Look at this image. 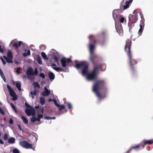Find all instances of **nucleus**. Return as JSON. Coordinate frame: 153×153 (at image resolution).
<instances>
[{
    "label": "nucleus",
    "instance_id": "nucleus-1",
    "mask_svg": "<svg viewBox=\"0 0 153 153\" xmlns=\"http://www.w3.org/2000/svg\"><path fill=\"white\" fill-rule=\"evenodd\" d=\"M98 62H94L93 65V69L90 73L88 74L87 72L88 68V65L85 64L84 62H82L80 63H76L75 67L77 69L82 68V73L83 75L87 74V78L89 80H91L95 79L97 76L98 71L101 69L102 66L101 64L98 63Z\"/></svg>",
    "mask_w": 153,
    "mask_h": 153
},
{
    "label": "nucleus",
    "instance_id": "nucleus-2",
    "mask_svg": "<svg viewBox=\"0 0 153 153\" xmlns=\"http://www.w3.org/2000/svg\"><path fill=\"white\" fill-rule=\"evenodd\" d=\"M131 43V40L130 39H128L126 40L125 50L129 58L130 71L132 74H134L135 71V67L134 65L137 63V61L136 60L134 59L132 56L130 50Z\"/></svg>",
    "mask_w": 153,
    "mask_h": 153
},
{
    "label": "nucleus",
    "instance_id": "nucleus-3",
    "mask_svg": "<svg viewBox=\"0 0 153 153\" xmlns=\"http://www.w3.org/2000/svg\"><path fill=\"white\" fill-rule=\"evenodd\" d=\"M104 90L105 91L107 90L105 81L103 79L97 80L92 87L93 91L100 100L103 98L105 97V95H102L100 93L99 90Z\"/></svg>",
    "mask_w": 153,
    "mask_h": 153
},
{
    "label": "nucleus",
    "instance_id": "nucleus-4",
    "mask_svg": "<svg viewBox=\"0 0 153 153\" xmlns=\"http://www.w3.org/2000/svg\"><path fill=\"white\" fill-rule=\"evenodd\" d=\"M89 50L90 55L89 60L92 63L94 64V62H99L102 60L101 57L94 53V50L95 48L94 44H89Z\"/></svg>",
    "mask_w": 153,
    "mask_h": 153
},
{
    "label": "nucleus",
    "instance_id": "nucleus-5",
    "mask_svg": "<svg viewBox=\"0 0 153 153\" xmlns=\"http://www.w3.org/2000/svg\"><path fill=\"white\" fill-rule=\"evenodd\" d=\"M139 13L138 12L134 10L133 11V14H130L129 15L128 25L131 28L132 24L137 22V15Z\"/></svg>",
    "mask_w": 153,
    "mask_h": 153
},
{
    "label": "nucleus",
    "instance_id": "nucleus-6",
    "mask_svg": "<svg viewBox=\"0 0 153 153\" xmlns=\"http://www.w3.org/2000/svg\"><path fill=\"white\" fill-rule=\"evenodd\" d=\"M7 87L10 96L13 97L12 100H16L18 99V97L16 93L13 90L12 88L8 84H7Z\"/></svg>",
    "mask_w": 153,
    "mask_h": 153
},
{
    "label": "nucleus",
    "instance_id": "nucleus-7",
    "mask_svg": "<svg viewBox=\"0 0 153 153\" xmlns=\"http://www.w3.org/2000/svg\"><path fill=\"white\" fill-rule=\"evenodd\" d=\"M133 0H123L121 3L120 7H123V9H126L129 7L130 4Z\"/></svg>",
    "mask_w": 153,
    "mask_h": 153
},
{
    "label": "nucleus",
    "instance_id": "nucleus-8",
    "mask_svg": "<svg viewBox=\"0 0 153 153\" xmlns=\"http://www.w3.org/2000/svg\"><path fill=\"white\" fill-rule=\"evenodd\" d=\"M112 16L115 22V24L118 23L117 22L119 21L120 16L117 10H114L113 11Z\"/></svg>",
    "mask_w": 153,
    "mask_h": 153
},
{
    "label": "nucleus",
    "instance_id": "nucleus-9",
    "mask_svg": "<svg viewBox=\"0 0 153 153\" xmlns=\"http://www.w3.org/2000/svg\"><path fill=\"white\" fill-rule=\"evenodd\" d=\"M60 62L62 66L65 68L68 63H72V62L71 58H63L61 59Z\"/></svg>",
    "mask_w": 153,
    "mask_h": 153
},
{
    "label": "nucleus",
    "instance_id": "nucleus-10",
    "mask_svg": "<svg viewBox=\"0 0 153 153\" xmlns=\"http://www.w3.org/2000/svg\"><path fill=\"white\" fill-rule=\"evenodd\" d=\"M20 145L22 147L26 149H32V144L29 143L27 141H22L20 142Z\"/></svg>",
    "mask_w": 153,
    "mask_h": 153
},
{
    "label": "nucleus",
    "instance_id": "nucleus-11",
    "mask_svg": "<svg viewBox=\"0 0 153 153\" xmlns=\"http://www.w3.org/2000/svg\"><path fill=\"white\" fill-rule=\"evenodd\" d=\"M30 108V109L27 108L26 109L25 111L26 114L28 116H30L31 115L34 116L35 114L36 110L33 107H32Z\"/></svg>",
    "mask_w": 153,
    "mask_h": 153
},
{
    "label": "nucleus",
    "instance_id": "nucleus-12",
    "mask_svg": "<svg viewBox=\"0 0 153 153\" xmlns=\"http://www.w3.org/2000/svg\"><path fill=\"white\" fill-rule=\"evenodd\" d=\"M115 27L117 31L120 35H122L123 33V29L122 25H118V23H115Z\"/></svg>",
    "mask_w": 153,
    "mask_h": 153
},
{
    "label": "nucleus",
    "instance_id": "nucleus-13",
    "mask_svg": "<svg viewBox=\"0 0 153 153\" xmlns=\"http://www.w3.org/2000/svg\"><path fill=\"white\" fill-rule=\"evenodd\" d=\"M22 43V41L16 42L14 40H13L10 43V45L16 48L17 49L18 47L20 46Z\"/></svg>",
    "mask_w": 153,
    "mask_h": 153
},
{
    "label": "nucleus",
    "instance_id": "nucleus-14",
    "mask_svg": "<svg viewBox=\"0 0 153 153\" xmlns=\"http://www.w3.org/2000/svg\"><path fill=\"white\" fill-rule=\"evenodd\" d=\"M142 144V148H144L145 146L147 145H150L153 143V139L149 140H144L141 142Z\"/></svg>",
    "mask_w": 153,
    "mask_h": 153
},
{
    "label": "nucleus",
    "instance_id": "nucleus-15",
    "mask_svg": "<svg viewBox=\"0 0 153 153\" xmlns=\"http://www.w3.org/2000/svg\"><path fill=\"white\" fill-rule=\"evenodd\" d=\"M89 38L90 40L89 44H95L97 42L96 37L94 36L91 35L89 36Z\"/></svg>",
    "mask_w": 153,
    "mask_h": 153
},
{
    "label": "nucleus",
    "instance_id": "nucleus-16",
    "mask_svg": "<svg viewBox=\"0 0 153 153\" xmlns=\"http://www.w3.org/2000/svg\"><path fill=\"white\" fill-rule=\"evenodd\" d=\"M142 143H141L140 144H137L135 146H132L125 153H130L133 149H138L140 147H142Z\"/></svg>",
    "mask_w": 153,
    "mask_h": 153
},
{
    "label": "nucleus",
    "instance_id": "nucleus-17",
    "mask_svg": "<svg viewBox=\"0 0 153 153\" xmlns=\"http://www.w3.org/2000/svg\"><path fill=\"white\" fill-rule=\"evenodd\" d=\"M44 89L45 90L42 92V95L44 96H48L50 93V91L47 88L45 87H44Z\"/></svg>",
    "mask_w": 153,
    "mask_h": 153
},
{
    "label": "nucleus",
    "instance_id": "nucleus-18",
    "mask_svg": "<svg viewBox=\"0 0 153 153\" xmlns=\"http://www.w3.org/2000/svg\"><path fill=\"white\" fill-rule=\"evenodd\" d=\"M27 75L28 76L33 75V70L31 68H29L26 71Z\"/></svg>",
    "mask_w": 153,
    "mask_h": 153
},
{
    "label": "nucleus",
    "instance_id": "nucleus-19",
    "mask_svg": "<svg viewBox=\"0 0 153 153\" xmlns=\"http://www.w3.org/2000/svg\"><path fill=\"white\" fill-rule=\"evenodd\" d=\"M44 108L43 107L41 108H40L39 109V111L38 113H39V111H40L41 112L42 114H37V117L41 119L43 117V113Z\"/></svg>",
    "mask_w": 153,
    "mask_h": 153
},
{
    "label": "nucleus",
    "instance_id": "nucleus-20",
    "mask_svg": "<svg viewBox=\"0 0 153 153\" xmlns=\"http://www.w3.org/2000/svg\"><path fill=\"white\" fill-rule=\"evenodd\" d=\"M49 79L51 80H53L55 78V75L52 72H50L48 74Z\"/></svg>",
    "mask_w": 153,
    "mask_h": 153
},
{
    "label": "nucleus",
    "instance_id": "nucleus-21",
    "mask_svg": "<svg viewBox=\"0 0 153 153\" xmlns=\"http://www.w3.org/2000/svg\"><path fill=\"white\" fill-rule=\"evenodd\" d=\"M33 85L35 90H36L37 88L38 89L40 88V86L37 82H35L33 83Z\"/></svg>",
    "mask_w": 153,
    "mask_h": 153
},
{
    "label": "nucleus",
    "instance_id": "nucleus-22",
    "mask_svg": "<svg viewBox=\"0 0 153 153\" xmlns=\"http://www.w3.org/2000/svg\"><path fill=\"white\" fill-rule=\"evenodd\" d=\"M37 91L36 90H35L33 92L31 91L30 92V94L31 96V97L32 99L34 98L35 96L36 95Z\"/></svg>",
    "mask_w": 153,
    "mask_h": 153
},
{
    "label": "nucleus",
    "instance_id": "nucleus-23",
    "mask_svg": "<svg viewBox=\"0 0 153 153\" xmlns=\"http://www.w3.org/2000/svg\"><path fill=\"white\" fill-rule=\"evenodd\" d=\"M16 86L19 91H21V84L19 82H17L16 84Z\"/></svg>",
    "mask_w": 153,
    "mask_h": 153
},
{
    "label": "nucleus",
    "instance_id": "nucleus-24",
    "mask_svg": "<svg viewBox=\"0 0 153 153\" xmlns=\"http://www.w3.org/2000/svg\"><path fill=\"white\" fill-rule=\"evenodd\" d=\"M3 57L4 59L6 60V61L7 62L10 63H12L13 62L12 59H10L9 58L8 59L5 56H4Z\"/></svg>",
    "mask_w": 153,
    "mask_h": 153
},
{
    "label": "nucleus",
    "instance_id": "nucleus-25",
    "mask_svg": "<svg viewBox=\"0 0 153 153\" xmlns=\"http://www.w3.org/2000/svg\"><path fill=\"white\" fill-rule=\"evenodd\" d=\"M15 139L14 138L11 137L8 139V142L9 143H13L15 142Z\"/></svg>",
    "mask_w": 153,
    "mask_h": 153
},
{
    "label": "nucleus",
    "instance_id": "nucleus-26",
    "mask_svg": "<svg viewBox=\"0 0 153 153\" xmlns=\"http://www.w3.org/2000/svg\"><path fill=\"white\" fill-rule=\"evenodd\" d=\"M41 55L42 58L45 60H48V58L46 55L45 53L43 52H42L41 53Z\"/></svg>",
    "mask_w": 153,
    "mask_h": 153
},
{
    "label": "nucleus",
    "instance_id": "nucleus-27",
    "mask_svg": "<svg viewBox=\"0 0 153 153\" xmlns=\"http://www.w3.org/2000/svg\"><path fill=\"white\" fill-rule=\"evenodd\" d=\"M21 118L25 124H27L28 123L27 120L25 116H22Z\"/></svg>",
    "mask_w": 153,
    "mask_h": 153
},
{
    "label": "nucleus",
    "instance_id": "nucleus-28",
    "mask_svg": "<svg viewBox=\"0 0 153 153\" xmlns=\"http://www.w3.org/2000/svg\"><path fill=\"white\" fill-rule=\"evenodd\" d=\"M10 105L11 106L12 108L14 111L15 113L17 114L18 112L16 109L15 106L12 102L10 103Z\"/></svg>",
    "mask_w": 153,
    "mask_h": 153
},
{
    "label": "nucleus",
    "instance_id": "nucleus-29",
    "mask_svg": "<svg viewBox=\"0 0 153 153\" xmlns=\"http://www.w3.org/2000/svg\"><path fill=\"white\" fill-rule=\"evenodd\" d=\"M99 44L102 46L104 45L105 44V41L104 39H100L99 40H98Z\"/></svg>",
    "mask_w": 153,
    "mask_h": 153
},
{
    "label": "nucleus",
    "instance_id": "nucleus-30",
    "mask_svg": "<svg viewBox=\"0 0 153 153\" xmlns=\"http://www.w3.org/2000/svg\"><path fill=\"white\" fill-rule=\"evenodd\" d=\"M7 56L10 59H13L12 52L11 51H8L7 53Z\"/></svg>",
    "mask_w": 153,
    "mask_h": 153
},
{
    "label": "nucleus",
    "instance_id": "nucleus-31",
    "mask_svg": "<svg viewBox=\"0 0 153 153\" xmlns=\"http://www.w3.org/2000/svg\"><path fill=\"white\" fill-rule=\"evenodd\" d=\"M53 69L55 70L56 71H65V70L63 69L60 68L59 67H53Z\"/></svg>",
    "mask_w": 153,
    "mask_h": 153
},
{
    "label": "nucleus",
    "instance_id": "nucleus-32",
    "mask_svg": "<svg viewBox=\"0 0 153 153\" xmlns=\"http://www.w3.org/2000/svg\"><path fill=\"white\" fill-rule=\"evenodd\" d=\"M0 75L1 78L3 79L4 81L5 82L6 81V80L5 76L2 71L1 69H0Z\"/></svg>",
    "mask_w": 153,
    "mask_h": 153
},
{
    "label": "nucleus",
    "instance_id": "nucleus-33",
    "mask_svg": "<svg viewBox=\"0 0 153 153\" xmlns=\"http://www.w3.org/2000/svg\"><path fill=\"white\" fill-rule=\"evenodd\" d=\"M36 60L39 64L41 65L42 64V62L40 56H38L36 58Z\"/></svg>",
    "mask_w": 153,
    "mask_h": 153
},
{
    "label": "nucleus",
    "instance_id": "nucleus-34",
    "mask_svg": "<svg viewBox=\"0 0 153 153\" xmlns=\"http://www.w3.org/2000/svg\"><path fill=\"white\" fill-rule=\"evenodd\" d=\"M40 103L42 105L44 104L45 102V98L43 97H40Z\"/></svg>",
    "mask_w": 153,
    "mask_h": 153
},
{
    "label": "nucleus",
    "instance_id": "nucleus-35",
    "mask_svg": "<svg viewBox=\"0 0 153 153\" xmlns=\"http://www.w3.org/2000/svg\"><path fill=\"white\" fill-rule=\"evenodd\" d=\"M9 138V135L7 133H5L4 134L3 139L4 140H8Z\"/></svg>",
    "mask_w": 153,
    "mask_h": 153
},
{
    "label": "nucleus",
    "instance_id": "nucleus-36",
    "mask_svg": "<svg viewBox=\"0 0 153 153\" xmlns=\"http://www.w3.org/2000/svg\"><path fill=\"white\" fill-rule=\"evenodd\" d=\"M30 50H29L27 51V53H24L23 54V55L24 56L26 57L30 55Z\"/></svg>",
    "mask_w": 153,
    "mask_h": 153
},
{
    "label": "nucleus",
    "instance_id": "nucleus-37",
    "mask_svg": "<svg viewBox=\"0 0 153 153\" xmlns=\"http://www.w3.org/2000/svg\"><path fill=\"white\" fill-rule=\"evenodd\" d=\"M33 116V117L32 118H31L30 119V121L31 122H35L36 121V117L34 116Z\"/></svg>",
    "mask_w": 153,
    "mask_h": 153
},
{
    "label": "nucleus",
    "instance_id": "nucleus-38",
    "mask_svg": "<svg viewBox=\"0 0 153 153\" xmlns=\"http://www.w3.org/2000/svg\"><path fill=\"white\" fill-rule=\"evenodd\" d=\"M55 62L56 63H58V59L56 56H54L53 57Z\"/></svg>",
    "mask_w": 153,
    "mask_h": 153
},
{
    "label": "nucleus",
    "instance_id": "nucleus-39",
    "mask_svg": "<svg viewBox=\"0 0 153 153\" xmlns=\"http://www.w3.org/2000/svg\"><path fill=\"white\" fill-rule=\"evenodd\" d=\"M59 110L62 111L65 108V106L64 105H60V107H59Z\"/></svg>",
    "mask_w": 153,
    "mask_h": 153
},
{
    "label": "nucleus",
    "instance_id": "nucleus-40",
    "mask_svg": "<svg viewBox=\"0 0 153 153\" xmlns=\"http://www.w3.org/2000/svg\"><path fill=\"white\" fill-rule=\"evenodd\" d=\"M13 153H19L20 152L18 149H14L13 150Z\"/></svg>",
    "mask_w": 153,
    "mask_h": 153
},
{
    "label": "nucleus",
    "instance_id": "nucleus-41",
    "mask_svg": "<svg viewBox=\"0 0 153 153\" xmlns=\"http://www.w3.org/2000/svg\"><path fill=\"white\" fill-rule=\"evenodd\" d=\"M124 18L123 17H121L120 19V18L119 20L120 21V22L122 23H123L124 21Z\"/></svg>",
    "mask_w": 153,
    "mask_h": 153
},
{
    "label": "nucleus",
    "instance_id": "nucleus-42",
    "mask_svg": "<svg viewBox=\"0 0 153 153\" xmlns=\"http://www.w3.org/2000/svg\"><path fill=\"white\" fill-rule=\"evenodd\" d=\"M39 76L42 78H45V75L44 73H41L39 74Z\"/></svg>",
    "mask_w": 153,
    "mask_h": 153
},
{
    "label": "nucleus",
    "instance_id": "nucleus-43",
    "mask_svg": "<svg viewBox=\"0 0 153 153\" xmlns=\"http://www.w3.org/2000/svg\"><path fill=\"white\" fill-rule=\"evenodd\" d=\"M67 107L69 109V110H70L71 108H72V106H71V104L69 103H68L67 104Z\"/></svg>",
    "mask_w": 153,
    "mask_h": 153
},
{
    "label": "nucleus",
    "instance_id": "nucleus-44",
    "mask_svg": "<svg viewBox=\"0 0 153 153\" xmlns=\"http://www.w3.org/2000/svg\"><path fill=\"white\" fill-rule=\"evenodd\" d=\"M143 30V29H139V30L138 31V33L139 35L140 36L141 35Z\"/></svg>",
    "mask_w": 153,
    "mask_h": 153
},
{
    "label": "nucleus",
    "instance_id": "nucleus-45",
    "mask_svg": "<svg viewBox=\"0 0 153 153\" xmlns=\"http://www.w3.org/2000/svg\"><path fill=\"white\" fill-rule=\"evenodd\" d=\"M25 105L26 107L27 108H31L32 107H31L26 102L25 104Z\"/></svg>",
    "mask_w": 153,
    "mask_h": 153
},
{
    "label": "nucleus",
    "instance_id": "nucleus-46",
    "mask_svg": "<svg viewBox=\"0 0 153 153\" xmlns=\"http://www.w3.org/2000/svg\"><path fill=\"white\" fill-rule=\"evenodd\" d=\"M38 71L37 68H36L35 69L34 73H33V75H36L37 74Z\"/></svg>",
    "mask_w": 153,
    "mask_h": 153
},
{
    "label": "nucleus",
    "instance_id": "nucleus-47",
    "mask_svg": "<svg viewBox=\"0 0 153 153\" xmlns=\"http://www.w3.org/2000/svg\"><path fill=\"white\" fill-rule=\"evenodd\" d=\"M0 112L2 115H4L5 114L4 111L2 110V108L0 107Z\"/></svg>",
    "mask_w": 153,
    "mask_h": 153
},
{
    "label": "nucleus",
    "instance_id": "nucleus-48",
    "mask_svg": "<svg viewBox=\"0 0 153 153\" xmlns=\"http://www.w3.org/2000/svg\"><path fill=\"white\" fill-rule=\"evenodd\" d=\"M20 70H21L20 68L19 67V68H17V69L16 71V73L18 74H19L20 72Z\"/></svg>",
    "mask_w": 153,
    "mask_h": 153
},
{
    "label": "nucleus",
    "instance_id": "nucleus-49",
    "mask_svg": "<svg viewBox=\"0 0 153 153\" xmlns=\"http://www.w3.org/2000/svg\"><path fill=\"white\" fill-rule=\"evenodd\" d=\"M4 52V50L2 48L1 45H0V53H3Z\"/></svg>",
    "mask_w": 153,
    "mask_h": 153
},
{
    "label": "nucleus",
    "instance_id": "nucleus-50",
    "mask_svg": "<svg viewBox=\"0 0 153 153\" xmlns=\"http://www.w3.org/2000/svg\"><path fill=\"white\" fill-rule=\"evenodd\" d=\"M1 59L3 62V65H5L6 64V63L5 61L4 60V59H3V58L1 57Z\"/></svg>",
    "mask_w": 153,
    "mask_h": 153
},
{
    "label": "nucleus",
    "instance_id": "nucleus-51",
    "mask_svg": "<svg viewBox=\"0 0 153 153\" xmlns=\"http://www.w3.org/2000/svg\"><path fill=\"white\" fill-rule=\"evenodd\" d=\"M44 119L45 120H49L51 119V117L46 116L44 117Z\"/></svg>",
    "mask_w": 153,
    "mask_h": 153
},
{
    "label": "nucleus",
    "instance_id": "nucleus-52",
    "mask_svg": "<svg viewBox=\"0 0 153 153\" xmlns=\"http://www.w3.org/2000/svg\"><path fill=\"white\" fill-rule=\"evenodd\" d=\"M9 123L10 124H13V121L12 119L10 118L9 121Z\"/></svg>",
    "mask_w": 153,
    "mask_h": 153
},
{
    "label": "nucleus",
    "instance_id": "nucleus-53",
    "mask_svg": "<svg viewBox=\"0 0 153 153\" xmlns=\"http://www.w3.org/2000/svg\"><path fill=\"white\" fill-rule=\"evenodd\" d=\"M18 127L19 128V129L21 131H22V129L21 127V126L20 125H18Z\"/></svg>",
    "mask_w": 153,
    "mask_h": 153
},
{
    "label": "nucleus",
    "instance_id": "nucleus-54",
    "mask_svg": "<svg viewBox=\"0 0 153 153\" xmlns=\"http://www.w3.org/2000/svg\"><path fill=\"white\" fill-rule=\"evenodd\" d=\"M0 143L1 145H3L4 144V142L1 139H0Z\"/></svg>",
    "mask_w": 153,
    "mask_h": 153
},
{
    "label": "nucleus",
    "instance_id": "nucleus-55",
    "mask_svg": "<svg viewBox=\"0 0 153 153\" xmlns=\"http://www.w3.org/2000/svg\"><path fill=\"white\" fill-rule=\"evenodd\" d=\"M140 29H143L144 26H143V25L140 24Z\"/></svg>",
    "mask_w": 153,
    "mask_h": 153
},
{
    "label": "nucleus",
    "instance_id": "nucleus-56",
    "mask_svg": "<svg viewBox=\"0 0 153 153\" xmlns=\"http://www.w3.org/2000/svg\"><path fill=\"white\" fill-rule=\"evenodd\" d=\"M22 77L23 79H25L26 78L27 76L25 74H23L22 75Z\"/></svg>",
    "mask_w": 153,
    "mask_h": 153
},
{
    "label": "nucleus",
    "instance_id": "nucleus-57",
    "mask_svg": "<svg viewBox=\"0 0 153 153\" xmlns=\"http://www.w3.org/2000/svg\"><path fill=\"white\" fill-rule=\"evenodd\" d=\"M53 102L55 105H56L57 103L56 100H55V99H53Z\"/></svg>",
    "mask_w": 153,
    "mask_h": 153
},
{
    "label": "nucleus",
    "instance_id": "nucleus-58",
    "mask_svg": "<svg viewBox=\"0 0 153 153\" xmlns=\"http://www.w3.org/2000/svg\"><path fill=\"white\" fill-rule=\"evenodd\" d=\"M36 121H37L38 122H39L40 121V119L38 117L37 118H36Z\"/></svg>",
    "mask_w": 153,
    "mask_h": 153
},
{
    "label": "nucleus",
    "instance_id": "nucleus-59",
    "mask_svg": "<svg viewBox=\"0 0 153 153\" xmlns=\"http://www.w3.org/2000/svg\"><path fill=\"white\" fill-rule=\"evenodd\" d=\"M55 105L58 107L59 108V107H60V105L57 103Z\"/></svg>",
    "mask_w": 153,
    "mask_h": 153
},
{
    "label": "nucleus",
    "instance_id": "nucleus-60",
    "mask_svg": "<svg viewBox=\"0 0 153 153\" xmlns=\"http://www.w3.org/2000/svg\"><path fill=\"white\" fill-rule=\"evenodd\" d=\"M35 108L36 109H38V108L39 109V105H38V106H35Z\"/></svg>",
    "mask_w": 153,
    "mask_h": 153
},
{
    "label": "nucleus",
    "instance_id": "nucleus-61",
    "mask_svg": "<svg viewBox=\"0 0 153 153\" xmlns=\"http://www.w3.org/2000/svg\"><path fill=\"white\" fill-rule=\"evenodd\" d=\"M51 65L53 66H56V64L54 63H52L51 64Z\"/></svg>",
    "mask_w": 153,
    "mask_h": 153
},
{
    "label": "nucleus",
    "instance_id": "nucleus-62",
    "mask_svg": "<svg viewBox=\"0 0 153 153\" xmlns=\"http://www.w3.org/2000/svg\"><path fill=\"white\" fill-rule=\"evenodd\" d=\"M48 101L49 102H51L53 101V99H51L50 98L49 99Z\"/></svg>",
    "mask_w": 153,
    "mask_h": 153
},
{
    "label": "nucleus",
    "instance_id": "nucleus-63",
    "mask_svg": "<svg viewBox=\"0 0 153 153\" xmlns=\"http://www.w3.org/2000/svg\"><path fill=\"white\" fill-rule=\"evenodd\" d=\"M55 117H51V119H55Z\"/></svg>",
    "mask_w": 153,
    "mask_h": 153
},
{
    "label": "nucleus",
    "instance_id": "nucleus-64",
    "mask_svg": "<svg viewBox=\"0 0 153 153\" xmlns=\"http://www.w3.org/2000/svg\"><path fill=\"white\" fill-rule=\"evenodd\" d=\"M12 82H13V85H15V82H14L13 81H12Z\"/></svg>",
    "mask_w": 153,
    "mask_h": 153
}]
</instances>
